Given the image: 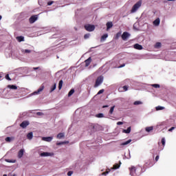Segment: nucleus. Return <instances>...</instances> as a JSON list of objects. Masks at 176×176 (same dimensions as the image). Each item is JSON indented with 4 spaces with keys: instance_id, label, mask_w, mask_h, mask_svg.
Masks as SVG:
<instances>
[{
    "instance_id": "f257e3e1",
    "label": "nucleus",
    "mask_w": 176,
    "mask_h": 176,
    "mask_svg": "<svg viewBox=\"0 0 176 176\" xmlns=\"http://www.w3.org/2000/svg\"><path fill=\"white\" fill-rule=\"evenodd\" d=\"M142 5V0L138 1L132 7V9L131 10V13H135V12H137V10H138V9H140V8H141Z\"/></svg>"
},
{
    "instance_id": "f03ea898",
    "label": "nucleus",
    "mask_w": 176,
    "mask_h": 176,
    "mask_svg": "<svg viewBox=\"0 0 176 176\" xmlns=\"http://www.w3.org/2000/svg\"><path fill=\"white\" fill-rule=\"evenodd\" d=\"M102 82H104V77L102 76H100L99 77L97 78L96 80L94 87H98V86H100V85H101Z\"/></svg>"
},
{
    "instance_id": "7ed1b4c3",
    "label": "nucleus",
    "mask_w": 176,
    "mask_h": 176,
    "mask_svg": "<svg viewBox=\"0 0 176 176\" xmlns=\"http://www.w3.org/2000/svg\"><path fill=\"white\" fill-rule=\"evenodd\" d=\"M85 29L89 32H92V31H94V30H96V26H94V25H85Z\"/></svg>"
},
{
    "instance_id": "20e7f679",
    "label": "nucleus",
    "mask_w": 176,
    "mask_h": 176,
    "mask_svg": "<svg viewBox=\"0 0 176 176\" xmlns=\"http://www.w3.org/2000/svg\"><path fill=\"white\" fill-rule=\"evenodd\" d=\"M130 36H131L130 33L127 32H124L123 34H122V41H127V39H129Z\"/></svg>"
},
{
    "instance_id": "39448f33",
    "label": "nucleus",
    "mask_w": 176,
    "mask_h": 176,
    "mask_svg": "<svg viewBox=\"0 0 176 176\" xmlns=\"http://www.w3.org/2000/svg\"><path fill=\"white\" fill-rule=\"evenodd\" d=\"M36 20H38V15H33L29 19V23L30 24H34V23L36 21Z\"/></svg>"
},
{
    "instance_id": "423d86ee",
    "label": "nucleus",
    "mask_w": 176,
    "mask_h": 176,
    "mask_svg": "<svg viewBox=\"0 0 176 176\" xmlns=\"http://www.w3.org/2000/svg\"><path fill=\"white\" fill-rule=\"evenodd\" d=\"M152 166H153V164L151 160H148L145 163L143 167L144 168H149V167H152Z\"/></svg>"
},
{
    "instance_id": "0eeeda50",
    "label": "nucleus",
    "mask_w": 176,
    "mask_h": 176,
    "mask_svg": "<svg viewBox=\"0 0 176 176\" xmlns=\"http://www.w3.org/2000/svg\"><path fill=\"white\" fill-rule=\"evenodd\" d=\"M29 125H30V122H28V121H23L20 124V126L22 127V129H25L27 127V126H29Z\"/></svg>"
},
{
    "instance_id": "6e6552de",
    "label": "nucleus",
    "mask_w": 176,
    "mask_h": 176,
    "mask_svg": "<svg viewBox=\"0 0 176 176\" xmlns=\"http://www.w3.org/2000/svg\"><path fill=\"white\" fill-rule=\"evenodd\" d=\"M40 155L42 157H47V156H53V153H52L43 152V153H41L40 154Z\"/></svg>"
},
{
    "instance_id": "1a4fd4ad",
    "label": "nucleus",
    "mask_w": 176,
    "mask_h": 176,
    "mask_svg": "<svg viewBox=\"0 0 176 176\" xmlns=\"http://www.w3.org/2000/svg\"><path fill=\"white\" fill-rule=\"evenodd\" d=\"M136 168L135 166H131V168H129V170H130V174L132 175V176H134L135 175V171H136Z\"/></svg>"
},
{
    "instance_id": "9d476101",
    "label": "nucleus",
    "mask_w": 176,
    "mask_h": 176,
    "mask_svg": "<svg viewBox=\"0 0 176 176\" xmlns=\"http://www.w3.org/2000/svg\"><path fill=\"white\" fill-rule=\"evenodd\" d=\"M129 90V85H124L122 87L118 88V91H127Z\"/></svg>"
},
{
    "instance_id": "9b49d317",
    "label": "nucleus",
    "mask_w": 176,
    "mask_h": 176,
    "mask_svg": "<svg viewBox=\"0 0 176 176\" xmlns=\"http://www.w3.org/2000/svg\"><path fill=\"white\" fill-rule=\"evenodd\" d=\"M134 49H136L137 50H142L143 47L142 45L136 43L133 45Z\"/></svg>"
},
{
    "instance_id": "f8f14e48",
    "label": "nucleus",
    "mask_w": 176,
    "mask_h": 176,
    "mask_svg": "<svg viewBox=\"0 0 176 176\" xmlns=\"http://www.w3.org/2000/svg\"><path fill=\"white\" fill-rule=\"evenodd\" d=\"M85 67H89L91 63V57H89L87 60H85Z\"/></svg>"
},
{
    "instance_id": "ddd939ff",
    "label": "nucleus",
    "mask_w": 176,
    "mask_h": 176,
    "mask_svg": "<svg viewBox=\"0 0 176 176\" xmlns=\"http://www.w3.org/2000/svg\"><path fill=\"white\" fill-rule=\"evenodd\" d=\"M42 140L46 142H50L53 140V137H43Z\"/></svg>"
},
{
    "instance_id": "4468645a",
    "label": "nucleus",
    "mask_w": 176,
    "mask_h": 176,
    "mask_svg": "<svg viewBox=\"0 0 176 176\" xmlns=\"http://www.w3.org/2000/svg\"><path fill=\"white\" fill-rule=\"evenodd\" d=\"M153 25L156 27L159 26L160 24V19L157 18L153 22Z\"/></svg>"
},
{
    "instance_id": "2eb2a0df",
    "label": "nucleus",
    "mask_w": 176,
    "mask_h": 176,
    "mask_svg": "<svg viewBox=\"0 0 176 176\" xmlns=\"http://www.w3.org/2000/svg\"><path fill=\"white\" fill-rule=\"evenodd\" d=\"M23 155H24V150L21 149L18 153L19 159H21V157H23Z\"/></svg>"
},
{
    "instance_id": "dca6fc26",
    "label": "nucleus",
    "mask_w": 176,
    "mask_h": 176,
    "mask_svg": "<svg viewBox=\"0 0 176 176\" xmlns=\"http://www.w3.org/2000/svg\"><path fill=\"white\" fill-rule=\"evenodd\" d=\"M43 89H45V86H41L37 91L34 92V94H39L41 91H43Z\"/></svg>"
},
{
    "instance_id": "f3484780",
    "label": "nucleus",
    "mask_w": 176,
    "mask_h": 176,
    "mask_svg": "<svg viewBox=\"0 0 176 176\" xmlns=\"http://www.w3.org/2000/svg\"><path fill=\"white\" fill-rule=\"evenodd\" d=\"M131 132V126H129L127 128V129H124L123 133H125V134H130Z\"/></svg>"
},
{
    "instance_id": "a211bd4d",
    "label": "nucleus",
    "mask_w": 176,
    "mask_h": 176,
    "mask_svg": "<svg viewBox=\"0 0 176 176\" xmlns=\"http://www.w3.org/2000/svg\"><path fill=\"white\" fill-rule=\"evenodd\" d=\"M106 25H107V30H109L112 28V27H113V23H112V22H107Z\"/></svg>"
},
{
    "instance_id": "6ab92c4d",
    "label": "nucleus",
    "mask_w": 176,
    "mask_h": 176,
    "mask_svg": "<svg viewBox=\"0 0 176 176\" xmlns=\"http://www.w3.org/2000/svg\"><path fill=\"white\" fill-rule=\"evenodd\" d=\"M18 42H24V36H19L16 37Z\"/></svg>"
},
{
    "instance_id": "aec40b11",
    "label": "nucleus",
    "mask_w": 176,
    "mask_h": 176,
    "mask_svg": "<svg viewBox=\"0 0 176 176\" xmlns=\"http://www.w3.org/2000/svg\"><path fill=\"white\" fill-rule=\"evenodd\" d=\"M120 164H122V162H120V164H114L113 166V170H118V168H119V167H120Z\"/></svg>"
},
{
    "instance_id": "412c9836",
    "label": "nucleus",
    "mask_w": 176,
    "mask_h": 176,
    "mask_svg": "<svg viewBox=\"0 0 176 176\" xmlns=\"http://www.w3.org/2000/svg\"><path fill=\"white\" fill-rule=\"evenodd\" d=\"M56 138L58 140H61V138H64V133H60L57 135Z\"/></svg>"
},
{
    "instance_id": "4be33fe9",
    "label": "nucleus",
    "mask_w": 176,
    "mask_h": 176,
    "mask_svg": "<svg viewBox=\"0 0 176 176\" xmlns=\"http://www.w3.org/2000/svg\"><path fill=\"white\" fill-rule=\"evenodd\" d=\"M145 130L147 133H151V131L153 130V126H147L146 127Z\"/></svg>"
},
{
    "instance_id": "5701e85b",
    "label": "nucleus",
    "mask_w": 176,
    "mask_h": 176,
    "mask_svg": "<svg viewBox=\"0 0 176 176\" xmlns=\"http://www.w3.org/2000/svg\"><path fill=\"white\" fill-rule=\"evenodd\" d=\"M107 38L108 35L107 34H104L100 38L101 42H104V41H105Z\"/></svg>"
},
{
    "instance_id": "b1692460",
    "label": "nucleus",
    "mask_w": 176,
    "mask_h": 176,
    "mask_svg": "<svg viewBox=\"0 0 176 176\" xmlns=\"http://www.w3.org/2000/svg\"><path fill=\"white\" fill-rule=\"evenodd\" d=\"M8 89H11L12 90H17V86L16 85H8Z\"/></svg>"
},
{
    "instance_id": "393cba45",
    "label": "nucleus",
    "mask_w": 176,
    "mask_h": 176,
    "mask_svg": "<svg viewBox=\"0 0 176 176\" xmlns=\"http://www.w3.org/2000/svg\"><path fill=\"white\" fill-rule=\"evenodd\" d=\"M33 137H34V134L32 133V132H30L27 135L28 140H31Z\"/></svg>"
},
{
    "instance_id": "a878e982",
    "label": "nucleus",
    "mask_w": 176,
    "mask_h": 176,
    "mask_svg": "<svg viewBox=\"0 0 176 176\" xmlns=\"http://www.w3.org/2000/svg\"><path fill=\"white\" fill-rule=\"evenodd\" d=\"M13 140H14V138L13 137L10 138V137H7L6 138V142H11V141H13Z\"/></svg>"
},
{
    "instance_id": "bb28decb",
    "label": "nucleus",
    "mask_w": 176,
    "mask_h": 176,
    "mask_svg": "<svg viewBox=\"0 0 176 176\" xmlns=\"http://www.w3.org/2000/svg\"><path fill=\"white\" fill-rule=\"evenodd\" d=\"M63 80H60L58 83V89L59 90H61V89L63 88Z\"/></svg>"
},
{
    "instance_id": "cd10ccee",
    "label": "nucleus",
    "mask_w": 176,
    "mask_h": 176,
    "mask_svg": "<svg viewBox=\"0 0 176 176\" xmlns=\"http://www.w3.org/2000/svg\"><path fill=\"white\" fill-rule=\"evenodd\" d=\"M130 142H131V140H129L126 142H124L121 144L122 146H124V145H129V144H130Z\"/></svg>"
},
{
    "instance_id": "c85d7f7f",
    "label": "nucleus",
    "mask_w": 176,
    "mask_h": 176,
    "mask_svg": "<svg viewBox=\"0 0 176 176\" xmlns=\"http://www.w3.org/2000/svg\"><path fill=\"white\" fill-rule=\"evenodd\" d=\"M155 49H159V47H162V43H156L155 45Z\"/></svg>"
},
{
    "instance_id": "c756f323",
    "label": "nucleus",
    "mask_w": 176,
    "mask_h": 176,
    "mask_svg": "<svg viewBox=\"0 0 176 176\" xmlns=\"http://www.w3.org/2000/svg\"><path fill=\"white\" fill-rule=\"evenodd\" d=\"M75 93V89H72L69 91V92L68 93V96L71 97V96H72V94H74Z\"/></svg>"
},
{
    "instance_id": "7c9ffc66",
    "label": "nucleus",
    "mask_w": 176,
    "mask_h": 176,
    "mask_svg": "<svg viewBox=\"0 0 176 176\" xmlns=\"http://www.w3.org/2000/svg\"><path fill=\"white\" fill-rule=\"evenodd\" d=\"M156 111H162V109H164V107H162V106H157V107H155Z\"/></svg>"
},
{
    "instance_id": "2f4dec72",
    "label": "nucleus",
    "mask_w": 176,
    "mask_h": 176,
    "mask_svg": "<svg viewBox=\"0 0 176 176\" xmlns=\"http://www.w3.org/2000/svg\"><path fill=\"white\" fill-rule=\"evenodd\" d=\"M152 87H155V89H159L160 88V85L159 84H153L151 85Z\"/></svg>"
},
{
    "instance_id": "473e14b6",
    "label": "nucleus",
    "mask_w": 176,
    "mask_h": 176,
    "mask_svg": "<svg viewBox=\"0 0 176 176\" xmlns=\"http://www.w3.org/2000/svg\"><path fill=\"white\" fill-rule=\"evenodd\" d=\"M114 110H115V106L111 107L110 110H109V114L112 115V113H113Z\"/></svg>"
},
{
    "instance_id": "72a5a7b5",
    "label": "nucleus",
    "mask_w": 176,
    "mask_h": 176,
    "mask_svg": "<svg viewBox=\"0 0 176 176\" xmlns=\"http://www.w3.org/2000/svg\"><path fill=\"white\" fill-rule=\"evenodd\" d=\"M7 163H16V160H6Z\"/></svg>"
},
{
    "instance_id": "f704fd0d",
    "label": "nucleus",
    "mask_w": 176,
    "mask_h": 176,
    "mask_svg": "<svg viewBox=\"0 0 176 176\" xmlns=\"http://www.w3.org/2000/svg\"><path fill=\"white\" fill-rule=\"evenodd\" d=\"M133 104L134 105H141V104H142V102L138 100V101H135Z\"/></svg>"
},
{
    "instance_id": "c9c22d12",
    "label": "nucleus",
    "mask_w": 176,
    "mask_h": 176,
    "mask_svg": "<svg viewBox=\"0 0 176 176\" xmlns=\"http://www.w3.org/2000/svg\"><path fill=\"white\" fill-rule=\"evenodd\" d=\"M56 85L54 84V85L51 87L50 92L52 93V91H54V90H56Z\"/></svg>"
},
{
    "instance_id": "e433bc0d",
    "label": "nucleus",
    "mask_w": 176,
    "mask_h": 176,
    "mask_svg": "<svg viewBox=\"0 0 176 176\" xmlns=\"http://www.w3.org/2000/svg\"><path fill=\"white\" fill-rule=\"evenodd\" d=\"M161 142L162 144V146H164L166 145V139L163 138L161 140Z\"/></svg>"
},
{
    "instance_id": "4c0bfd02",
    "label": "nucleus",
    "mask_w": 176,
    "mask_h": 176,
    "mask_svg": "<svg viewBox=\"0 0 176 176\" xmlns=\"http://www.w3.org/2000/svg\"><path fill=\"white\" fill-rule=\"evenodd\" d=\"M111 170L110 169H108V170H106L105 172H103L102 173V175H107V174H109Z\"/></svg>"
},
{
    "instance_id": "58836bf2",
    "label": "nucleus",
    "mask_w": 176,
    "mask_h": 176,
    "mask_svg": "<svg viewBox=\"0 0 176 176\" xmlns=\"http://www.w3.org/2000/svg\"><path fill=\"white\" fill-rule=\"evenodd\" d=\"M96 118H103L104 117V114L103 113H98V114H96Z\"/></svg>"
},
{
    "instance_id": "ea45409f",
    "label": "nucleus",
    "mask_w": 176,
    "mask_h": 176,
    "mask_svg": "<svg viewBox=\"0 0 176 176\" xmlns=\"http://www.w3.org/2000/svg\"><path fill=\"white\" fill-rule=\"evenodd\" d=\"M53 3H54V1H48L47 2V6H52V5H53Z\"/></svg>"
},
{
    "instance_id": "a19ab883",
    "label": "nucleus",
    "mask_w": 176,
    "mask_h": 176,
    "mask_svg": "<svg viewBox=\"0 0 176 176\" xmlns=\"http://www.w3.org/2000/svg\"><path fill=\"white\" fill-rule=\"evenodd\" d=\"M90 37V34H86L84 35V38L85 39H88V38Z\"/></svg>"
},
{
    "instance_id": "79ce46f5",
    "label": "nucleus",
    "mask_w": 176,
    "mask_h": 176,
    "mask_svg": "<svg viewBox=\"0 0 176 176\" xmlns=\"http://www.w3.org/2000/svg\"><path fill=\"white\" fill-rule=\"evenodd\" d=\"M6 79H7V80H12V78H10V77L9 76V74H7L6 76Z\"/></svg>"
},
{
    "instance_id": "37998d69",
    "label": "nucleus",
    "mask_w": 176,
    "mask_h": 176,
    "mask_svg": "<svg viewBox=\"0 0 176 176\" xmlns=\"http://www.w3.org/2000/svg\"><path fill=\"white\" fill-rule=\"evenodd\" d=\"M74 174V171H72V170H70V171H69L68 173H67V175L68 176H71V175H72Z\"/></svg>"
},
{
    "instance_id": "c03bdc74",
    "label": "nucleus",
    "mask_w": 176,
    "mask_h": 176,
    "mask_svg": "<svg viewBox=\"0 0 176 176\" xmlns=\"http://www.w3.org/2000/svg\"><path fill=\"white\" fill-rule=\"evenodd\" d=\"M104 89H100L98 92V94L100 95V94H102V93H104Z\"/></svg>"
},
{
    "instance_id": "a18cd8bd",
    "label": "nucleus",
    "mask_w": 176,
    "mask_h": 176,
    "mask_svg": "<svg viewBox=\"0 0 176 176\" xmlns=\"http://www.w3.org/2000/svg\"><path fill=\"white\" fill-rule=\"evenodd\" d=\"M25 53H31L30 50H25Z\"/></svg>"
},
{
    "instance_id": "49530a36",
    "label": "nucleus",
    "mask_w": 176,
    "mask_h": 176,
    "mask_svg": "<svg viewBox=\"0 0 176 176\" xmlns=\"http://www.w3.org/2000/svg\"><path fill=\"white\" fill-rule=\"evenodd\" d=\"M126 64H122L118 67V68H123V67H125Z\"/></svg>"
},
{
    "instance_id": "de8ad7c7",
    "label": "nucleus",
    "mask_w": 176,
    "mask_h": 176,
    "mask_svg": "<svg viewBox=\"0 0 176 176\" xmlns=\"http://www.w3.org/2000/svg\"><path fill=\"white\" fill-rule=\"evenodd\" d=\"M175 129V127L172 126L170 129H168V131H173V130H174Z\"/></svg>"
},
{
    "instance_id": "09e8293b",
    "label": "nucleus",
    "mask_w": 176,
    "mask_h": 176,
    "mask_svg": "<svg viewBox=\"0 0 176 176\" xmlns=\"http://www.w3.org/2000/svg\"><path fill=\"white\" fill-rule=\"evenodd\" d=\"M65 144V142H58V143H56V145H63V144Z\"/></svg>"
},
{
    "instance_id": "8fccbe9b",
    "label": "nucleus",
    "mask_w": 176,
    "mask_h": 176,
    "mask_svg": "<svg viewBox=\"0 0 176 176\" xmlns=\"http://www.w3.org/2000/svg\"><path fill=\"white\" fill-rule=\"evenodd\" d=\"M118 126H120V124H123L122 122H117Z\"/></svg>"
},
{
    "instance_id": "3c124183",
    "label": "nucleus",
    "mask_w": 176,
    "mask_h": 176,
    "mask_svg": "<svg viewBox=\"0 0 176 176\" xmlns=\"http://www.w3.org/2000/svg\"><path fill=\"white\" fill-rule=\"evenodd\" d=\"M159 155H157L156 157H155V162H158L159 161Z\"/></svg>"
},
{
    "instance_id": "603ef678",
    "label": "nucleus",
    "mask_w": 176,
    "mask_h": 176,
    "mask_svg": "<svg viewBox=\"0 0 176 176\" xmlns=\"http://www.w3.org/2000/svg\"><path fill=\"white\" fill-rule=\"evenodd\" d=\"M37 115L41 116V115H43V113L42 112H37Z\"/></svg>"
},
{
    "instance_id": "864d4df0",
    "label": "nucleus",
    "mask_w": 176,
    "mask_h": 176,
    "mask_svg": "<svg viewBox=\"0 0 176 176\" xmlns=\"http://www.w3.org/2000/svg\"><path fill=\"white\" fill-rule=\"evenodd\" d=\"M33 69L36 70V69H39V67H33Z\"/></svg>"
},
{
    "instance_id": "5fc2aeb1",
    "label": "nucleus",
    "mask_w": 176,
    "mask_h": 176,
    "mask_svg": "<svg viewBox=\"0 0 176 176\" xmlns=\"http://www.w3.org/2000/svg\"><path fill=\"white\" fill-rule=\"evenodd\" d=\"M102 108H108V105L102 106Z\"/></svg>"
},
{
    "instance_id": "6e6d98bb",
    "label": "nucleus",
    "mask_w": 176,
    "mask_h": 176,
    "mask_svg": "<svg viewBox=\"0 0 176 176\" xmlns=\"http://www.w3.org/2000/svg\"><path fill=\"white\" fill-rule=\"evenodd\" d=\"M119 35H120V33L117 34V37L119 36Z\"/></svg>"
},
{
    "instance_id": "4d7b16f0",
    "label": "nucleus",
    "mask_w": 176,
    "mask_h": 176,
    "mask_svg": "<svg viewBox=\"0 0 176 176\" xmlns=\"http://www.w3.org/2000/svg\"><path fill=\"white\" fill-rule=\"evenodd\" d=\"M0 20H2V16L0 15Z\"/></svg>"
},
{
    "instance_id": "13d9d810",
    "label": "nucleus",
    "mask_w": 176,
    "mask_h": 176,
    "mask_svg": "<svg viewBox=\"0 0 176 176\" xmlns=\"http://www.w3.org/2000/svg\"><path fill=\"white\" fill-rule=\"evenodd\" d=\"M3 176H8V175H6V174H4Z\"/></svg>"
},
{
    "instance_id": "bf43d9fd",
    "label": "nucleus",
    "mask_w": 176,
    "mask_h": 176,
    "mask_svg": "<svg viewBox=\"0 0 176 176\" xmlns=\"http://www.w3.org/2000/svg\"><path fill=\"white\" fill-rule=\"evenodd\" d=\"M168 1H175V0H168Z\"/></svg>"
},
{
    "instance_id": "052dcab7",
    "label": "nucleus",
    "mask_w": 176,
    "mask_h": 176,
    "mask_svg": "<svg viewBox=\"0 0 176 176\" xmlns=\"http://www.w3.org/2000/svg\"><path fill=\"white\" fill-rule=\"evenodd\" d=\"M2 78V76L0 75V78Z\"/></svg>"
},
{
    "instance_id": "680f3d73",
    "label": "nucleus",
    "mask_w": 176,
    "mask_h": 176,
    "mask_svg": "<svg viewBox=\"0 0 176 176\" xmlns=\"http://www.w3.org/2000/svg\"><path fill=\"white\" fill-rule=\"evenodd\" d=\"M12 176H16V175H13Z\"/></svg>"
}]
</instances>
